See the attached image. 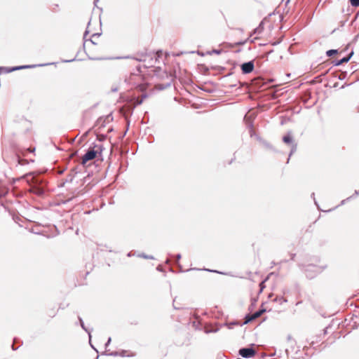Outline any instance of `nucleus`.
Segmentation results:
<instances>
[{"mask_svg":"<svg viewBox=\"0 0 359 359\" xmlns=\"http://www.w3.org/2000/svg\"><path fill=\"white\" fill-rule=\"evenodd\" d=\"M94 149H96L95 150V149L88 150L86 153V154L83 155V156L82 157V159H81L82 165H84L86 164V163L88 161L93 160L96 157L97 154L98 152L101 153L102 150V145H95Z\"/></svg>","mask_w":359,"mask_h":359,"instance_id":"obj_2","label":"nucleus"},{"mask_svg":"<svg viewBox=\"0 0 359 359\" xmlns=\"http://www.w3.org/2000/svg\"><path fill=\"white\" fill-rule=\"evenodd\" d=\"M338 53L337 50H329L327 51L326 54L328 57H331L334 55V54H337Z\"/></svg>","mask_w":359,"mask_h":359,"instance_id":"obj_12","label":"nucleus"},{"mask_svg":"<svg viewBox=\"0 0 359 359\" xmlns=\"http://www.w3.org/2000/svg\"><path fill=\"white\" fill-rule=\"evenodd\" d=\"M266 280V279H265L264 280H263L262 282L260 283V284H259L260 292H262L264 290V288L265 287Z\"/></svg>","mask_w":359,"mask_h":359,"instance_id":"obj_14","label":"nucleus"},{"mask_svg":"<svg viewBox=\"0 0 359 359\" xmlns=\"http://www.w3.org/2000/svg\"><path fill=\"white\" fill-rule=\"evenodd\" d=\"M58 310H59V308L56 307V306L49 307V308H48V309L46 311L47 316L49 318H54L57 315Z\"/></svg>","mask_w":359,"mask_h":359,"instance_id":"obj_8","label":"nucleus"},{"mask_svg":"<svg viewBox=\"0 0 359 359\" xmlns=\"http://www.w3.org/2000/svg\"><path fill=\"white\" fill-rule=\"evenodd\" d=\"M283 141L287 144L292 143V137L291 135L287 134V135H285L283 137Z\"/></svg>","mask_w":359,"mask_h":359,"instance_id":"obj_9","label":"nucleus"},{"mask_svg":"<svg viewBox=\"0 0 359 359\" xmlns=\"http://www.w3.org/2000/svg\"><path fill=\"white\" fill-rule=\"evenodd\" d=\"M352 55H353V53H350L348 56L342 58L341 60H340L339 61H338L336 63V65H341L343 63L347 62L350 60V58L352 56Z\"/></svg>","mask_w":359,"mask_h":359,"instance_id":"obj_10","label":"nucleus"},{"mask_svg":"<svg viewBox=\"0 0 359 359\" xmlns=\"http://www.w3.org/2000/svg\"><path fill=\"white\" fill-rule=\"evenodd\" d=\"M29 191L36 195H41L44 192V186L42 184L33 185Z\"/></svg>","mask_w":359,"mask_h":359,"instance_id":"obj_5","label":"nucleus"},{"mask_svg":"<svg viewBox=\"0 0 359 359\" xmlns=\"http://www.w3.org/2000/svg\"><path fill=\"white\" fill-rule=\"evenodd\" d=\"M239 354L243 358H252L255 355L256 351L252 348H243L239 350Z\"/></svg>","mask_w":359,"mask_h":359,"instance_id":"obj_4","label":"nucleus"},{"mask_svg":"<svg viewBox=\"0 0 359 359\" xmlns=\"http://www.w3.org/2000/svg\"><path fill=\"white\" fill-rule=\"evenodd\" d=\"M23 177L26 179L27 182L31 186V187L35 184H43V181L41 180H39L37 177L32 176L31 173L26 174Z\"/></svg>","mask_w":359,"mask_h":359,"instance_id":"obj_3","label":"nucleus"},{"mask_svg":"<svg viewBox=\"0 0 359 359\" xmlns=\"http://www.w3.org/2000/svg\"><path fill=\"white\" fill-rule=\"evenodd\" d=\"M104 48V43L100 34H93L90 39H86L83 43L86 53L93 59L100 57V53Z\"/></svg>","mask_w":359,"mask_h":359,"instance_id":"obj_1","label":"nucleus"},{"mask_svg":"<svg viewBox=\"0 0 359 359\" xmlns=\"http://www.w3.org/2000/svg\"><path fill=\"white\" fill-rule=\"evenodd\" d=\"M242 72L244 74H249L254 69V64L252 62L244 63L241 65Z\"/></svg>","mask_w":359,"mask_h":359,"instance_id":"obj_7","label":"nucleus"},{"mask_svg":"<svg viewBox=\"0 0 359 359\" xmlns=\"http://www.w3.org/2000/svg\"><path fill=\"white\" fill-rule=\"evenodd\" d=\"M265 312V310L263 309V310H259L257 312H255V313L252 314V315H248L245 317V323H248L254 320H255L256 318H259V316H262V314Z\"/></svg>","mask_w":359,"mask_h":359,"instance_id":"obj_6","label":"nucleus"},{"mask_svg":"<svg viewBox=\"0 0 359 359\" xmlns=\"http://www.w3.org/2000/svg\"><path fill=\"white\" fill-rule=\"evenodd\" d=\"M27 67H29V66L25 65V66L15 67H13L12 69H9L8 72H13V71H15V70L25 69V68H27Z\"/></svg>","mask_w":359,"mask_h":359,"instance_id":"obj_11","label":"nucleus"},{"mask_svg":"<svg viewBox=\"0 0 359 359\" xmlns=\"http://www.w3.org/2000/svg\"><path fill=\"white\" fill-rule=\"evenodd\" d=\"M350 4L355 7L359 6V0H349Z\"/></svg>","mask_w":359,"mask_h":359,"instance_id":"obj_13","label":"nucleus"}]
</instances>
